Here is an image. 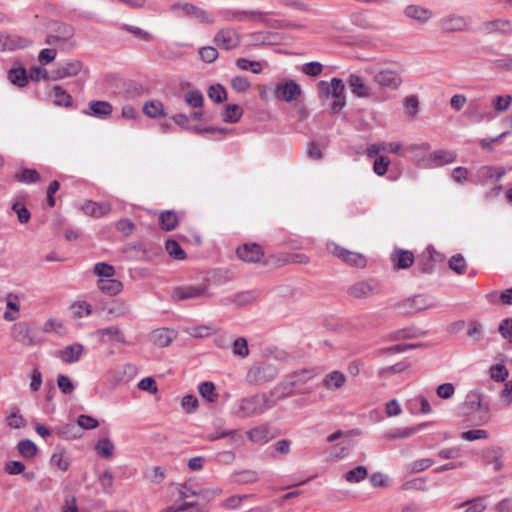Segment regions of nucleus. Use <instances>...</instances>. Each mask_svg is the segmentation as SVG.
<instances>
[{"mask_svg": "<svg viewBox=\"0 0 512 512\" xmlns=\"http://www.w3.org/2000/svg\"><path fill=\"white\" fill-rule=\"evenodd\" d=\"M482 54H484V57H482V62H485V64L493 63L495 68L502 70H512V55H503L501 58L493 60L489 57V52L487 50H482Z\"/></svg>", "mask_w": 512, "mask_h": 512, "instance_id": "obj_32", "label": "nucleus"}, {"mask_svg": "<svg viewBox=\"0 0 512 512\" xmlns=\"http://www.w3.org/2000/svg\"><path fill=\"white\" fill-rule=\"evenodd\" d=\"M83 114L100 120H107L111 117L113 106L108 101L92 100L87 107L83 109Z\"/></svg>", "mask_w": 512, "mask_h": 512, "instance_id": "obj_7", "label": "nucleus"}, {"mask_svg": "<svg viewBox=\"0 0 512 512\" xmlns=\"http://www.w3.org/2000/svg\"><path fill=\"white\" fill-rule=\"evenodd\" d=\"M365 72L372 77L376 84L388 89L395 90L402 84V77L396 70L382 66H371L365 68Z\"/></svg>", "mask_w": 512, "mask_h": 512, "instance_id": "obj_2", "label": "nucleus"}, {"mask_svg": "<svg viewBox=\"0 0 512 512\" xmlns=\"http://www.w3.org/2000/svg\"><path fill=\"white\" fill-rule=\"evenodd\" d=\"M504 452L501 447L495 446L482 452V463L486 466L493 465V470L498 471L502 468V458Z\"/></svg>", "mask_w": 512, "mask_h": 512, "instance_id": "obj_18", "label": "nucleus"}, {"mask_svg": "<svg viewBox=\"0 0 512 512\" xmlns=\"http://www.w3.org/2000/svg\"><path fill=\"white\" fill-rule=\"evenodd\" d=\"M512 103L511 95H497L492 99V106L497 112L506 111Z\"/></svg>", "mask_w": 512, "mask_h": 512, "instance_id": "obj_57", "label": "nucleus"}, {"mask_svg": "<svg viewBox=\"0 0 512 512\" xmlns=\"http://www.w3.org/2000/svg\"><path fill=\"white\" fill-rule=\"evenodd\" d=\"M173 9H179L183 15L192 17L201 23H213V19L209 17L207 12L191 3H176Z\"/></svg>", "mask_w": 512, "mask_h": 512, "instance_id": "obj_14", "label": "nucleus"}, {"mask_svg": "<svg viewBox=\"0 0 512 512\" xmlns=\"http://www.w3.org/2000/svg\"><path fill=\"white\" fill-rule=\"evenodd\" d=\"M279 374L277 367L267 362L253 365L247 372L246 380L252 385H263L273 381Z\"/></svg>", "mask_w": 512, "mask_h": 512, "instance_id": "obj_3", "label": "nucleus"}, {"mask_svg": "<svg viewBox=\"0 0 512 512\" xmlns=\"http://www.w3.org/2000/svg\"><path fill=\"white\" fill-rule=\"evenodd\" d=\"M401 313L415 314L419 311L431 307L429 298L425 295H415L408 298L397 305Z\"/></svg>", "mask_w": 512, "mask_h": 512, "instance_id": "obj_9", "label": "nucleus"}, {"mask_svg": "<svg viewBox=\"0 0 512 512\" xmlns=\"http://www.w3.org/2000/svg\"><path fill=\"white\" fill-rule=\"evenodd\" d=\"M236 253L241 260L251 263L259 262L264 256L262 247L256 243L243 244L237 248Z\"/></svg>", "mask_w": 512, "mask_h": 512, "instance_id": "obj_13", "label": "nucleus"}, {"mask_svg": "<svg viewBox=\"0 0 512 512\" xmlns=\"http://www.w3.org/2000/svg\"><path fill=\"white\" fill-rule=\"evenodd\" d=\"M93 272L99 279L112 278L115 275V268L105 262H99L94 265Z\"/></svg>", "mask_w": 512, "mask_h": 512, "instance_id": "obj_50", "label": "nucleus"}, {"mask_svg": "<svg viewBox=\"0 0 512 512\" xmlns=\"http://www.w3.org/2000/svg\"><path fill=\"white\" fill-rule=\"evenodd\" d=\"M159 224L165 231H172L178 225L176 213L172 210L163 211L159 216Z\"/></svg>", "mask_w": 512, "mask_h": 512, "instance_id": "obj_37", "label": "nucleus"}, {"mask_svg": "<svg viewBox=\"0 0 512 512\" xmlns=\"http://www.w3.org/2000/svg\"><path fill=\"white\" fill-rule=\"evenodd\" d=\"M83 68V64L79 60H67L58 63L57 67L51 71V80L58 81L67 77L78 75Z\"/></svg>", "mask_w": 512, "mask_h": 512, "instance_id": "obj_6", "label": "nucleus"}, {"mask_svg": "<svg viewBox=\"0 0 512 512\" xmlns=\"http://www.w3.org/2000/svg\"><path fill=\"white\" fill-rule=\"evenodd\" d=\"M14 339L25 346L37 344L30 332V327L25 322L17 323L12 329Z\"/></svg>", "mask_w": 512, "mask_h": 512, "instance_id": "obj_21", "label": "nucleus"}, {"mask_svg": "<svg viewBox=\"0 0 512 512\" xmlns=\"http://www.w3.org/2000/svg\"><path fill=\"white\" fill-rule=\"evenodd\" d=\"M77 425L80 430L81 429L91 430V429L97 428L99 423L92 416L82 414V415H79L77 418Z\"/></svg>", "mask_w": 512, "mask_h": 512, "instance_id": "obj_63", "label": "nucleus"}, {"mask_svg": "<svg viewBox=\"0 0 512 512\" xmlns=\"http://www.w3.org/2000/svg\"><path fill=\"white\" fill-rule=\"evenodd\" d=\"M17 450L22 457L26 459H32L37 455L38 447L33 441L29 439H23L18 442Z\"/></svg>", "mask_w": 512, "mask_h": 512, "instance_id": "obj_35", "label": "nucleus"}, {"mask_svg": "<svg viewBox=\"0 0 512 512\" xmlns=\"http://www.w3.org/2000/svg\"><path fill=\"white\" fill-rule=\"evenodd\" d=\"M185 102L193 108H201L204 103V97L199 90H190L184 96Z\"/></svg>", "mask_w": 512, "mask_h": 512, "instance_id": "obj_55", "label": "nucleus"}, {"mask_svg": "<svg viewBox=\"0 0 512 512\" xmlns=\"http://www.w3.org/2000/svg\"><path fill=\"white\" fill-rule=\"evenodd\" d=\"M28 76L25 68L19 67V68H13L10 69L8 72V79L10 82L17 86V87H24L28 83Z\"/></svg>", "mask_w": 512, "mask_h": 512, "instance_id": "obj_36", "label": "nucleus"}, {"mask_svg": "<svg viewBox=\"0 0 512 512\" xmlns=\"http://www.w3.org/2000/svg\"><path fill=\"white\" fill-rule=\"evenodd\" d=\"M255 299L256 295L253 291H243L231 296L223 297L220 300V304L223 306H228L231 304H235L237 306H244L252 303Z\"/></svg>", "mask_w": 512, "mask_h": 512, "instance_id": "obj_23", "label": "nucleus"}, {"mask_svg": "<svg viewBox=\"0 0 512 512\" xmlns=\"http://www.w3.org/2000/svg\"><path fill=\"white\" fill-rule=\"evenodd\" d=\"M233 353L240 357L249 355L248 343L244 337H238L233 342Z\"/></svg>", "mask_w": 512, "mask_h": 512, "instance_id": "obj_62", "label": "nucleus"}, {"mask_svg": "<svg viewBox=\"0 0 512 512\" xmlns=\"http://www.w3.org/2000/svg\"><path fill=\"white\" fill-rule=\"evenodd\" d=\"M368 475L367 468L364 466H357L356 468L347 471L344 474V479L349 483H358L364 480Z\"/></svg>", "mask_w": 512, "mask_h": 512, "instance_id": "obj_46", "label": "nucleus"}, {"mask_svg": "<svg viewBox=\"0 0 512 512\" xmlns=\"http://www.w3.org/2000/svg\"><path fill=\"white\" fill-rule=\"evenodd\" d=\"M243 115V109L237 104H228L223 113V121L226 123H237Z\"/></svg>", "mask_w": 512, "mask_h": 512, "instance_id": "obj_39", "label": "nucleus"}, {"mask_svg": "<svg viewBox=\"0 0 512 512\" xmlns=\"http://www.w3.org/2000/svg\"><path fill=\"white\" fill-rule=\"evenodd\" d=\"M81 209L88 216L100 218L110 213L111 206L107 202L86 201Z\"/></svg>", "mask_w": 512, "mask_h": 512, "instance_id": "obj_22", "label": "nucleus"}, {"mask_svg": "<svg viewBox=\"0 0 512 512\" xmlns=\"http://www.w3.org/2000/svg\"><path fill=\"white\" fill-rule=\"evenodd\" d=\"M434 268V263L432 259L429 258V255L427 254L426 250L418 256L417 259V269L421 273H430L432 272Z\"/></svg>", "mask_w": 512, "mask_h": 512, "instance_id": "obj_58", "label": "nucleus"}, {"mask_svg": "<svg viewBox=\"0 0 512 512\" xmlns=\"http://www.w3.org/2000/svg\"><path fill=\"white\" fill-rule=\"evenodd\" d=\"M390 260L397 269H408L414 263L412 251L395 248L390 254Z\"/></svg>", "mask_w": 512, "mask_h": 512, "instance_id": "obj_15", "label": "nucleus"}, {"mask_svg": "<svg viewBox=\"0 0 512 512\" xmlns=\"http://www.w3.org/2000/svg\"><path fill=\"white\" fill-rule=\"evenodd\" d=\"M218 50L213 46H205L199 49V56L205 63H212L218 58Z\"/></svg>", "mask_w": 512, "mask_h": 512, "instance_id": "obj_61", "label": "nucleus"}, {"mask_svg": "<svg viewBox=\"0 0 512 512\" xmlns=\"http://www.w3.org/2000/svg\"><path fill=\"white\" fill-rule=\"evenodd\" d=\"M376 291V286L370 281H359L349 286L347 293L356 298L363 299L373 295Z\"/></svg>", "mask_w": 512, "mask_h": 512, "instance_id": "obj_19", "label": "nucleus"}, {"mask_svg": "<svg viewBox=\"0 0 512 512\" xmlns=\"http://www.w3.org/2000/svg\"><path fill=\"white\" fill-rule=\"evenodd\" d=\"M489 375L492 380L496 382H504L509 375V372L504 364H494L489 368Z\"/></svg>", "mask_w": 512, "mask_h": 512, "instance_id": "obj_51", "label": "nucleus"}, {"mask_svg": "<svg viewBox=\"0 0 512 512\" xmlns=\"http://www.w3.org/2000/svg\"><path fill=\"white\" fill-rule=\"evenodd\" d=\"M327 248L333 255L351 266L362 268L366 265V258L360 253L349 251L336 243H329Z\"/></svg>", "mask_w": 512, "mask_h": 512, "instance_id": "obj_4", "label": "nucleus"}, {"mask_svg": "<svg viewBox=\"0 0 512 512\" xmlns=\"http://www.w3.org/2000/svg\"><path fill=\"white\" fill-rule=\"evenodd\" d=\"M208 97L215 103H222L227 99V93L221 84H215L209 87Z\"/></svg>", "mask_w": 512, "mask_h": 512, "instance_id": "obj_52", "label": "nucleus"}, {"mask_svg": "<svg viewBox=\"0 0 512 512\" xmlns=\"http://www.w3.org/2000/svg\"><path fill=\"white\" fill-rule=\"evenodd\" d=\"M506 173L503 167H482V178H485L486 182L490 181L492 184L498 182Z\"/></svg>", "mask_w": 512, "mask_h": 512, "instance_id": "obj_41", "label": "nucleus"}, {"mask_svg": "<svg viewBox=\"0 0 512 512\" xmlns=\"http://www.w3.org/2000/svg\"><path fill=\"white\" fill-rule=\"evenodd\" d=\"M289 377L292 382H295V388H297L298 386L303 385L311 380L314 377V372L311 369L304 368L292 372L289 374Z\"/></svg>", "mask_w": 512, "mask_h": 512, "instance_id": "obj_45", "label": "nucleus"}, {"mask_svg": "<svg viewBox=\"0 0 512 512\" xmlns=\"http://www.w3.org/2000/svg\"><path fill=\"white\" fill-rule=\"evenodd\" d=\"M319 88L324 94L331 95L333 98H343L345 83L340 78H332L331 82L320 81Z\"/></svg>", "mask_w": 512, "mask_h": 512, "instance_id": "obj_20", "label": "nucleus"}, {"mask_svg": "<svg viewBox=\"0 0 512 512\" xmlns=\"http://www.w3.org/2000/svg\"><path fill=\"white\" fill-rule=\"evenodd\" d=\"M121 29L131 33L132 35H134L135 37H137L138 39H140L144 42H150L154 38L150 32L145 31L138 26H134V25H130V24H122Z\"/></svg>", "mask_w": 512, "mask_h": 512, "instance_id": "obj_48", "label": "nucleus"}, {"mask_svg": "<svg viewBox=\"0 0 512 512\" xmlns=\"http://www.w3.org/2000/svg\"><path fill=\"white\" fill-rule=\"evenodd\" d=\"M215 45L223 50H232L239 45L238 33L231 28L220 29L213 39Z\"/></svg>", "mask_w": 512, "mask_h": 512, "instance_id": "obj_8", "label": "nucleus"}, {"mask_svg": "<svg viewBox=\"0 0 512 512\" xmlns=\"http://www.w3.org/2000/svg\"><path fill=\"white\" fill-rule=\"evenodd\" d=\"M99 290L107 295L115 296L123 290V284L121 281L112 278L99 279L97 282Z\"/></svg>", "mask_w": 512, "mask_h": 512, "instance_id": "obj_26", "label": "nucleus"}, {"mask_svg": "<svg viewBox=\"0 0 512 512\" xmlns=\"http://www.w3.org/2000/svg\"><path fill=\"white\" fill-rule=\"evenodd\" d=\"M55 38L65 43L68 42L74 35V28L66 23H59L55 29Z\"/></svg>", "mask_w": 512, "mask_h": 512, "instance_id": "obj_49", "label": "nucleus"}, {"mask_svg": "<svg viewBox=\"0 0 512 512\" xmlns=\"http://www.w3.org/2000/svg\"><path fill=\"white\" fill-rule=\"evenodd\" d=\"M457 158V154L452 150H436L429 153L422 159V166L425 168H435L446 164L453 163Z\"/></svg>", "mask_w": 512, "mask_h": 512, "instance_id": "obj_5", "label": "nucleus"}, {"mask_svg": "<svg viewBox=\"0 0 512 512\" xmlns=\"http://www.w3.org/2000/svg\"><path fill=\"white\" fill-rule=\"evenodd\" d=\"M247 436L252 442L258 443V444L267 443L269 441V439L271 438L269 429L266 426H259V427L250 429L247 432Z\"/></svg>", "mask_w": 512, "mask_h": 512, "instance_id": "obj_33", "label": "nucleus"}, {"mask_svg": "<svg viewBox=\"0 0 512 512\" xmlns=\"http://www.w3.org/2000/svg\"><path fill=\"white\" fill-rule=\"evenodd\" d=\"M428 426V423H420L416 426L405 427V428H396L391 432L392 438H408L413 434L423 430Z\"/></svg>", "mask_w": 512, "mask_h": 512, "instance_id": "obj_44", "label": "nucleus"}, {"mask_svg": "<svg viewBox=\"0 0 512 512\" xmlns=\"http://www.w3.org/2000/svg\"><path fill=\"white\" fill-rule=\"evenodd\" d=\"M295 382H292L289 375L285 377L283 381L278 383L270 392L269 397L272 400H276V402L279 399H283L286 397H289L294 394L295 392Z\"/></svg>", "mask_w": 512, "mask_h": 512, "instance_id": "obj_17", "label": "nucleus"}, {"mask_svg": "<svg viewBox=\"0 0 512 512\" xmlns=\"http://www.w3.org/2000/svg\"><path fill=\"white\" fill-rule=\"evenodd\" d=\"M165 249L167 253L176 260H184L186 258V253L180 246V244L172 239H169L165 242Z\"/></svg>", "mask_w": 512, "mask_h": 512, "instance_id": "obj_47", "label": "nucleus"}, {"mask_svg": "<svg viewBox=\"0 0 512 512\" xmlns=\"http://www.w3.org/2000/svg\"><path fill=\"white\" fill-rule=\"evenodd\" d=\"M480 409V391L474 389L470 391L465 398L464 403L461 406V411L465 415H469L473 412H477Z\"/></svg>", "mask_w": 512, "mask_h": 512, "instance_id": "obj_27", "label": "nucleus"}, {"mask_svg": "<svg viewBox=\"0 0 512 512\" xmlns=\"http://www.w3.org/2000/svg\"><path fill=\"white\" fill-rule=\"evenodd\" d=\"M83 350L84 347L82 344L75 343L61 349L58 356L63 362L72 364L79 361Z\"/></svg>", "mask_w": 512, "mask_h": 512, "instance_id": "obj_24", "label": "nucleus"}, {"mask_svg": "<svg viewBox=\"0 0 512 512\" xmlns=\"http://www.w3.org/2000/svg\"><path fill=\"white\" fill-rule=\"evenodd\" d=\"M346 82L354 96L358 98H368L371 96V88L363 76L351 73L348 75Z\"/></svg>", "mask_w": 512, "mask_h": 512, "instance_id": "obj_11", "label": "nucleus"}, {"mask_svg": "<svg viewBox=\"0 0 512 512\" xmlns=\"http://www.w3.org/2000/svg\"><path fill=\"white\" fill-rule=\"evenodd\" d=\"M236 66L240 70H249L254 74H259L262 71V65L257 61H251L246 58H239L236 61Z\"/></svg>", "mask_w": 512, "mask_h": 512, "instance_id": "obj_56", "label": "nucleus"}, {"mask_svg": "<svg viewBox=\"0 0 512 512\" xmlns=\"http://www.w3.org/2000/svg\"><path fill=\"white\" fill-rule=\"evenodd\" d=\"M449 268L457 274H463L466 270V262L461 254L453 255L449 262Z\"/></svg>", "mask_w": 512, "mask_h": 512, "instance_id": "obj_59", "label": "nucleus"}, {"mask_svg": "<svg viewBox=\"0 0 512 512\" xmlns=\"http://www.w3.org/2000/svg\"><path fill=\"white\" fill-rule=\"evenodd\" d=\"M275 405L276 400H272L268 394H255L238 401L236 414L239 417L260 415L266 410L273 408Z\"/></svg>", "mask_w": 512, "mask_h": 512, "instance_id": "obj_1", "label": "nucleus"}, {"mask_svg": "<svg viewBox=\"0 0 512 512\" xmlns=\"http://www.w3.org/2000/svg\"><path fill=\"white\" fill-rule=\"evenodd\" d=\"M40 174L35 169L25 168L14 174V179L17 182L24 184H32L40 181Z\"/></svg>", "mask_w": 512, "mask_h": 512, "instance_id": "obj_34", "label": "nucleus"}, {"mask_svg": "<svg viewBox=\"0 0 512 512\" xmlns=\"http://www.w3.org/2000/svg\"><path fill=\"white\" fill-rule=\"evenodd\" d=\"M99 483L105 494H110L114 482V477L111 471L105 470L98 477Z\"/></svg>", "mask_w": 512, "mask_h": 512, "instance_id": "obj_60", "label": "nucleus"}, {"mask_svg": "<svg viewBox=\"0 0 512 512\" xmlns=\"http://www.w3.org/2000/svg\"><path fill=\"white\" fill-rule=\"evenodd\" d=\"M301 94V87L294 81L288 80L283 84H278L275 89V95L278 99L286 102L296 100Z\"/></svg>", "mask_w": 512, "mask_h": 512, "instance_id": "obj_12", "label": "nucleus"}, {"mask_svg": "<svg viewBox=\"0 0 512 512\" xmlns=\"http://www.w3.org/2000/svg\"><path fill=\"white\" fill-rule=\"evenodd\" d=\"M143 113L149 118H157L165 115L164 105L159 100H150L143 105Z\"/></svg>", "mask_w": 512, "mask_h": 512, "instance_id": "obj_38", "label": "nucleus"}, {"mask_svg": "<svg viewBox=\"0 0 512 512\" xmlns=\"http://www.w3.org/2000/svg\"><path fill=\"white\" fill-rule=\"evenodd\" d=\"M177 337V332L169 328H161L152 331L149 335L150 341L158 347H167Z\"/></svg>", "mask_w": 512, "mask_h": 512, "instance_id": "obj_16", "label": "nucleus"}, {"mask_svg": "<svg viewBox=\"0 0 512 512\" xmlns=\"http://www.w3.org/2000/svg\"><path fill=\"white\" fill-rule=\"evenodd\" d=\"M199 393L200 395L206 399L208 402H214L217 399V394L215 392V385L212 382L206 381L202 382L199 385Z\"/></svg>", "mask_w": 512, "mask_h": 512, "instance_id": "obj_53", "label": "nucleus"}, {"mask_svg": "<svg viewBox=\"0 0 512 512\" xmlns=\"http://www.w3.org/2000/svg\"><path fill=\"white\" fill-rule=\"evenodd\" d=\"M467 26L466 20L458 15H449L441 20V28L445 31H461Z\"/></svg>", "mask_w": 512, "mask_h": 512, "instance_id": "obj_29", "label": "nucleus"}, {"mask_svg": "<svg viewBox=\"0 0 512 512\" xmlns=\"http://www.w3.org/2000/svg\"><path fill=\"white\" fill-rule=\"evenodd\" d=\"M96 335L99 337V339L101 341L104 340L105 336H109V337H114L115 340L119 343H122V344L127 343L122 331L118 327H115V326L98 329L96 331Z\"/></svg>", "mask_w": 512, "mask_h": 512, "instance_id": "obj_42", "label": "nucleus"}, {"mask_svg": "<svg viewBox=\"0 0 512 512\" xmlns=\"http://www.w3.org/2000/svg\"><path fill=\"white\" fill-rule=\"evenodd\" d=\"M419 333L415 328L409 327V328H403L397 331L392 332L388 339L391 341H397L401 339H411L418 337Z\"/></svg>", "mask_w": 512, "mask_h": 512, "instance_id": "obj_54", "label": "nucleus"}, {"mask_svg": "<svg viewBox=\"0 0 512 512\" xmlns=\"http://www.w3.org/2000/svg\"><path fill=\"white\" fill-rule=\"evenodd\" d=\"M345 382L346 376L342 372L335 370L324 377L322 385L327 389H339Z\"/></svg>", "mask_w": 512, "mask_h": 512, "instance_id": "obj_30", "label": "nucleus"}, {"mask_svg": "<svg viewBox=\"0 0 512 512\" xmlns=\"http://www.w3.org/2000/svg\"><path fill=\"white\" fill-rule=\"evenodd\" d=\"M115 446L109 438H102L95 444V451L98 455L104 458H109L113 455Z\"/></svg>", "mask_w": 512, "mask_h": 512, "instance_id": "obj_43", "label": "nucleus"}, {"mask_svg": "<svg viewBox=\"0 0 512 512\" xmlns=\"http://www.w3.org/2000/svg\"><path fill=\"white\" fill-rule=\"evenodd\" d=\"M207 290L208 286L205 284L179 286L173 289L172 298L177 301L195 299L203 296Z\"/></svg>", "mask_w": 512, "mask_h": 512, "instance_id": "obj_10", "label": "nucleus"}, {"mask_svg": "<svg viewBox=\"0 0 512 512\" xmlns=\"http://www.w3.org/2000/svg\"><path fill=\"white\" fill-rule=\"evenodd\" d=\"M53 102L57 106L72 107L73 100L71 95L64 90L61 86L56 85L52 88Z\"/></svg>", "mask_w": 512, "mask_h": 512, "instance_id": "obj_31", "label": "nucleus"}, {"mask_svg": "<svg viewBox=\"0 0 512 512\" xmlns=\"http://www.w3.org/2000/svg\"><path fill=\"white\" fill-rule=\"evenodd\" d=\"M499 332L504 339L512 342V318H505L501 321Z\"/></svg>", "mask_w": 512, "mask_h": 512, "instance_id": "obj_64", "label": "nucleus"}, {"mask_svg": "<svg viewBox=\"0 0 512 512\" xmlns=\"http://www.w3.org/2000/svg\"><path fill=\"white\" fill-rule=\"evenodd\" d=\"M50 463L53 466L58 467L62 471L68 470L70 466V461L65 451L59 448H56L50 458Z\"/></svg>", "mask_w": 512, "mask_h": 512, "instance_id": "obj_40", "label": "nucleus"}, {"mask_svg": "<svg viewBox=\"0 0 512 512\" xmlns=\"http://www.w3.org/2000/svg\"><path fill=\"white\" fill-rule=\"evenodd\" d=\"M482 32L509 34L512 32V25L508 20L496 19L482 24Z\"/></svg>", "mask_w": 512, "mask_h": 512, "instance_id": "obj_25", "label": "nucleus"}, {"mask_svg": "<svg viewBox=\"0 0 512 512\" xmlns=\"http://www.w3.org/2000/svg\"><path fill=\"white\" fill-rule=\"evenodd\" d=\"M404 14L411 19L419 21L421 23L427 22L432 17V12L419 5H408Z\"/></svg>", "mask_w": 512, "mask_h": 512, "instance_id": "obj_28", "label": "nucleus"}]
</instances>
